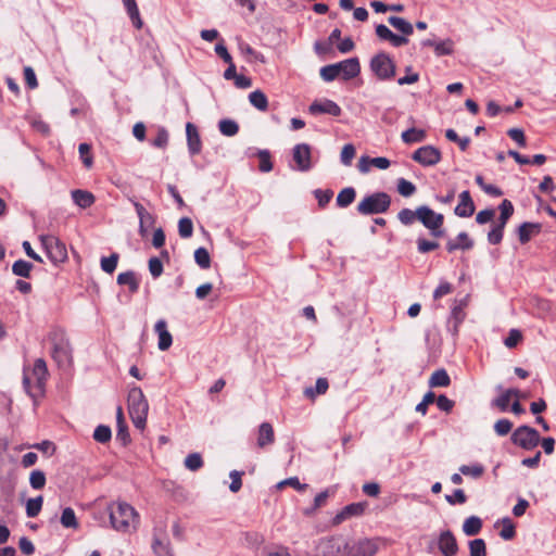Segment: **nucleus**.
Here are the masks:
<instances>
[{
  "label": "nucleus",
  "instance_id": "1",
  "mask_svg": "<svg viewBox=\"0 0 556 556\" xmlns=\"http://www.w3.org/2000/svg\"><path fill=\"white\" fill-rule=\"evenodd\" d=\"M397 219L404 226H410L418 220L434 238H441L445 235L443 214L434 212L427 205H420L416 210L402 208L397 213Z\"/></svg>",
  "mask_w": 556,
  "mask_h": 556
},
{
  "label": "nucleus",
  "instance_id": "2",
  "mask_svg": "<svg viewBox=\"0 0 556 556\" xmlns=\"http://www.w3.org/2000/svg\"><path fill=\"white\" fill-rule=\"evenodd\" d=\"M112 527L121 532L136 528L139 516L135 508L125 502H115L108 507Z\"/></svg>",
  "mask_w": 556,
  "mask_h": 556
},
{
  "label": "nucleus",
  "instance_id": "3",
  "mask_svg": "<svg viewBox=\"0 0 556 556\" xmlns=\"http://www.w3.org/2000/svg\"><path fill=\"white\" fill-rule=\"evenodd\" d=\"M48 368L43 358H37L30 371L24 369L23 387L29 396L37 399L45 393Z\"/></svg>",
  "mask_w": 556,
  "mask_h": 556
},
{
  "label": "nucleus",
  "instance_id": "4",
  "mask_svg": "<svg viewBox=\"0 0 556 556\" xmlns=\"http://www.w3.org/2000/svg\"><path fill=\"white\" fill-rule=\"evenodd\" d=\"M128 410L134 426L143 429L149 412L148 401L139 387H134L128 392Z\"/></svg>",
  "mask_w": 556,
  "mask_h": 556
},
{
  "label": "nucleus",
  "instance_id": "5",
  "mask_svg": "<svg viewBox=\"0 0 556 556\" xmlns=\"http://www.w3.org/2000/svg\"><path fill=\"white\" fill-rule=\"evenodd\" d=\"M52 341V358L60 367H67L72 363V348L63 330H55L50 334Z\"/></svg>",
  "mask_w": 556,
  "mask_h": 556
},
{
  "label": "nucleus",
  "instance_id": "6",
  "mask_svg": "<svg viewBox=\"0 0 556 556\" xmlns=\"http://www.w3.org/2000/svg\"><path fill=\"white\" fill-rule=\"evenodd\" d=\"M391 204V198L386 192H376L365 197L357 204V212L362 215L386 213Z\"/></svg>",
  "mask_w": 556,
  "mask_h": 556
},
{
  "label": "nucleus",
  "instance_id": "7",
  "mask_svg": "<svg viewBox=\"0 0 556 556\" xmlns=\"http://www.w3.org/2000/svg\"><path fill=\"white\" fill-rule=\"evenodd\" d=\"M369 67L379 80H391L396 74V65L386 52H379L374 55L370 60Z\"/></svg>",
  "mask_w": 556,
  "mask_h": 556
},
{
  "label": "nucleus",
  "instance_id": "8",
  "mask_svg": "<svg viewBox=\"0 0 556 556\" xmlns=\"http://www.w3.org/2000/svg\"><path fill=\"white\" fill-rule=\"evenodd\" d=\"M510 440L515 445H518L526 451H530L539 445L540 434L534 428L523 425L515 429L511 433Z\"/></svg>",
  "mask_w": 556,
  "mask_h": 556
},
{
  "label": "nucleus",
  "instance_id": "9",
  "mask_svg": "<svg viewBox=\"0 0 556 556\" xmlns=\"http://www.w3.org/2000/svg\"><path fill=\"white\" fill-rule=\"evenodd\" d=\"M40 240L48 257L52 263H63L67 260L66 247L58 237L53 235H47L41 236Z\"/></svg>",
  "mask_w": 556,
  "mask_h": 556
},
{
  "label": "nucleus",
  "instance_id": "10",
  "mask_svg": "<svg viewBox=\"0 0 556 556\" xmlns=\"http://www.w3.org/2000/svg\"><path fill=\"white\" fill-rule=\"evenodd\" d=\"M413 160L422 166H433L441 161V152L432 146H424L413 153Z\"/></svg>",
  "mask_w": 556,
  "mask_h": 556
},
{
  "label": "nucleus",
  "instance_id": "11",
  "mask_svg": "<svg viewBox=\"0 0 556 556\" xmlns=\"http://www.w3.org/2000/svg\"><path fill=\"white\" fill-rule=\"evenodd\" d=\"M438 548L442 556H455L458 553V544L451 530H443L438 538Z\"/></svg>",
  "mask_w": 556,
  "mask_h": 556
},
{
  "label": "nucleus",
  "instance_id": "12",
  "mask_svg": "<svg viewBox=\"0 0 556 556\" xmlns=\"http://www.w3.org/2000/svg\"><path fill=\"white\" fill-rule=\"evenodd\" d=\"M350 556H374L378 551V544L372 539H361L350 543Z\"/></svg>",
  "mask_w": 556,
  "mask_h": 556
},
{
  "label": "nucleus",
  "instance_id": "13",
  "mask_svg": "<svg viewBox=\"0 0 556 556\" xmlns=\"http://www.w3.org/2000/svg\"><path fill=\"white\" fill-rule=\"evenodd\" d=\"M293 160L296 163V169L307 172L312 168L311 147L307 143H299L293 148Z\"/></svg>",
  "mask_w": 556,
  "mask_h": 556
},
{
  "label": "nucleus",
  "instance_id": "14",
  "mask_svg": "<svg viewBox=\"0 0 556 556\" xmlns=\"http://www.w3.org/2000/svg\"><path fill=\"white\" fill-rule=\"evenodd\" d=\"M308 112L313 115L329 114L331 116H340L342 110L334 101L325 99L321 101H314L308 106Z\"/></svg>",
  "mask_w": 556,
  "mask_h": 556
},
{
  "label": "nucleus",
  "instance_id": "15",
  "mask_svg": "<svg viewBox=\"0 0 556 556\" xmlns=\"http://www.w3.org/2000/svg\"><path fill=\"white\" fill-rule=\"evenodd\" d=\"M337 64L339 75L343 80L353 79L361 73V64L357 58H350Z\"/></svg>",
  "mask_w": 556,
  "mask_h": 556
},
{
  "label": "nucleus",
  "instance_id": "16",
  "mask_svg": "<svg viewBox=\"0 0 556 556\" xmlns=\"http://www.w3.org/2000/svg\"><path fill=\"white\" fill-rule=\"evenodd\" d=\"M365 503H352L343 507L332 519V523L338 526L343 521L352 518L362 516L365 510Z\"/></svg>",
  "mask_w": 556,
  "mask_h": 556
},
{
  "label": "nucleus",
  "instance_id": "17",
  "mask_svg": "<svg viewBox=\"0 0 556 556\" xmlns=\"http://www.w3.org/2000/svg\"><path fill=\"white\" fill-rule=\"evenodd\" d=\"M454 212L459 217H470L475 213V203L468 190L459 194V202Z\"/></svg>",
  "mask_w": 556,
  "mask_h": 556
},
{
  "label": "nucleus",
  "instance_id": "18",
  "mask_svg": "<svg viewBox=\"0 0 556 556\" xmlns=\"http://www.w3.org/2000/svg\"><path fill=\"white\" fill-rule=\"evenodd\" d=\"M154 331L159 336L157 348L161 351H166L170 348L173 343V338L169 331L167 330V324L164 319H160L156 321L154 326Z\"/></svg>",
  "mask_w": 556,
  "mask_h": 556
},
{
  "label": "nucleus",
  "instance_id": "19",
  "mask_svg": "<svg viewBox=\"0 0 556 556\" xmlns=\"http://www.w3.org/2000/svg\"><path fill=\"white\" fill-rule=\"evenodd\" d=\"M188 149L191 155L199 154L202 148L201 139L197 127L188 123L186 126Z\"/></svg>",
  "mask_w": 556,
  "mask_h": 556
},
{
  "label": "nucleus",
  "instance_id": "20",
  "mask_svg": "<svg viewBox=\"0 0 556 556\" xmlns=\"http://www.w3.org/2000/svg\"><path fill=\"white\" fill-rule=\"evenodd\" d=\"M473 247V241L469 238L467 232H459L456 239H450L446 242V250L452 253L456 250H470Z\"/></svg>",
  "mask_w": 556,
  "mask_h": 556
},
{
  "label": "nucleus",
  "instance_id": "21",
  "mask_svg": "<svg viewBox=\"0 0 556 556\" xmlns=\"http://www.w3.org/2000/svg\"><path fill=\"white\" fill-rule=\"evenodd\" d=\"M71 195L74 203L80 208H88L96 202L94 195L87 190L75 189L71 192Z\"/></svg>",
  "mask_w": 556,
  "mask_h": 556
},
{
  "label": "nucleus",
  "instance_id": "22",
  "mask_svg": "<svg viewBox=\"0 0 556 556\" xmlns=\"http://www.w3.org/2000/svg\"><path fill=\"white\" fill-rule=\"evenodd\" d=\"M275 441V433L273 426L269 422L261 424L257 434V446L264 448L265 446L273 444Z\"/></svg>",
  "mask_w": 556,
  "mask_h": 556
},
{
  "label": "nucleus",
  "instance_id": "23",
  "mask_svg": "<svg viewBox=\"0 0 556 556\" xmlns=\"http://www.w3.org/2000/svg\"><path fill=\"white\" fill-rule=\"evenodd\" d=\"M541 225L536 223H523L518 228L519 241L523 244L527 243L533 235L539 233Z\"/></svg>",
  "mask_w": 556,
  "mask_h": 556
},
{
  "label": "nucleus",
  "instance_id": "24",
  "mask_svg": "<svg viewBox=\"0 0 556 556\" xmlns=\"http://www.w3.org/2000/svg\"><path fill=\"white\" fill-rule=\"evenodd\" d=\"M338 536L327 538L319 541L317 556H336Z\"/></svg>",
  "mask_w": 556,
  "mask_h": 556
},
{
  "label": "nucleus",
  "instance_id": "25",
  "mask_svg": "<svg viewBox=\"0 0 556 556\" xmlns=\"http://www.w3.org/2000/svg\"><path fill=\"white\" fill-rule=\"evenodd\" d=\"M117 283L121 286H128L131 293H136L139 289V281L132 270L121 273L117 276Z\"/></svg>",
  "mask_w": 556,
  "mask_h": 556
},
{
  "label": "nucleus",
  "instance_id": "26",
  "mask_svg": "<svg viewBox=\"0 0 556 556\" xmlns=\"http://www.w3.org/2000/svg\"><path fill=\"white\" fill-rule=\"evenodd\" d=\"M482 529V520L477 516H470L463 523V531L468 536L477 535Z\"/></svg>",
  "mask_w": 556,
  "mask_h": 556
},
{
  "label": "nucleus",
  "instance_id": "27",
  "mask_svg": "<svg viewBox=\"0 0 556 556\" xmlns=\"http://www.w3.org/2000/svg\"><path fill=\"white\" fill-rule=\"evenodd\" d=\"M427 137V134L424 129H417V128H409L402 132L401 138L402 140L407 143H417L422 142Z\"/></svg>",
  "mask_w": 556,
  "mask_h": 556
},
{
  "label": "nucleus",
  "instance_id": "28",
  "mask_svg": "<svg viewBox=\"0 0 556 556\" xmlns=\"http://www.w3.org/2000/svg\"><path fill=\"white\" fill-rule=\"evenodd\" d=\"M450 384L451 379L445 369H438L430 376L429 387L431 388L448 387Z\"/></svg>",
  "mask_w": 556,
  "mask_h": 556
},
{
  "label": "nucleus",
  "instance_id": "29",
  "mask_svg": "<svg viewBox=\"0 0 556 556\" xmlns=\"http://www.w3.org/2000/svg\"><path fill=\"white\" fill-rule=\"evenodd\" d=\"M123 3L126 8V11L137 29L142 27V20L140 18V13L136 3V0H123Z\"/></svg>",
  "mask_w": 556,
  "mask_h": 556
},
{
  "label": "nucleus",
  "instance_id": "30",
  "mask_svg": "<svg viewBox=\"0 0 556 556\" xmlns=\"http://www.w3.org/2000/svg\"><path fill=\"white\" fill-rule=\"evenodd\" d=\"M250 103L258 111L265 112L268 108V100L266 94L261 90L252 91L249 94Z\"/></svg>",
  "mask_w": 556,
  "mask_h": 556
},
{
  "label": "nucleus",
  "instance_id": "31",
  "mask_svg": "<svg viewBox=\"0 0 556 556\" xmlns=\"http://www.w3.org/2000/svg\"><path fill=\"white\" fill-rule=\"evenodd\" d=\"M356 192L353 187L342 189L337 195V205L339 207H348L355 200Z\"/></svg>",
  "mask_w": 556,
  "mask_h": 556
},
{
  "label": "nucleus",
  "instance_id": "32",
  "mask_svg": "<svg viewBox=\"0 0 556 556\" xmlns=\"http://www.w3.org/2000/svg\"><path fill=\"white\" fill-rule=\"evenodd\" d=\"M388 22L391 26H393L395 29H397L399 31L406 36L412 35L414 31L413 25L403 17L390 16L388 18Z\"/></svg>",
  "mask_w": 556,
  "mask_h": 556
},
{
  "label": "nucleus",
  "instance_id": "33",
  "mask_svg": "<svg viewBox=\"0 0 556 556\" xmlns=\"http://www.w3.org/2000/svg\"><path fill=\"white\" fill-rule=\"evenodd\" d=\"M328 388V380L326 378H318L315 388H306L304 390V395L311 400H314L316 395L326 393Z\"/></svg>",
  "mask_w": 556,
  "mask_h": 556
},
{
  "label": "nucleus",
  "instance_id": "34",
  "mask_svg": "<svg viewBox=\"0 0 556 556\" xmlns=\"http://www.w3.org/2000/svg\"><path fill=\"white\" fill-rule=\"evenodd\" d=\"M61 525L67 529H77L78 521L75 515V511L71 507H66L63 509L61 515Z\"/></svg>",
  "mask_w": 556,
  "mask_h": 556
},
{
  "label": "nucleus",
  "instance_id": "35",
  "mask_svg": "<svg viewBox=\"0 0 556 556\" xmlns=\"http://www.w3.org/2000/svg\"><path fill=\"white\" fill-rule=\"evenodd\" d=\"M31 269L33 264L24 260H17L12 265V273L18 277L28 278Z\"/></svg>",
  "mask_w": 556,
  "mask_h": 556
},
{
  "label": "nucleus",
  "instance_id": "36",
  "mask_svg": "<svg viewBox=\"0 0 556 556\" xmlns=\"http://www.w3.org/2000/svg\"><path fill=\"white\" fill-rule=\"evenodd\" d=\"M152 548L156 556H174L167 540L154 538Z\"/></svg>",
  "mask_w": 556,
  "mask_h": 556
},
{
  "label": "nucleus",
  "instance_id": "37",
  "mask_svg": "<svg viewBox=\"0 0 556 556\" xmlns=\"http://www.w3.org/2000/svg\"><path fill=\"white\" fill-rule=\"evenodd\" d=\"M498 208L501 211V215L498 218V225H502V227H505L508 219L514 214V206L509 200L505 199L502 201Z\"/></svg>",
  "mask_w": 556,
  "mask_h": 556
},
{
  "label": "nucleus",
  "instance_id": "38",
  "mask_svg": "<svg viewBox=\"0 0 556 556\" xmlns=\"http://www.w3.org/2000/svg\"><path fill=\"white\" fill-rule=\"evenodd\" d=\"M42 503H43V497L41 495H39L35 498H29L26 503L27 517H29V518L37 517L41 510Z\"/></svg>",
  "mask_w": 556,
  "mask_h": 556
},
{
  "label": "nucleus",
  "instance_id": "39",
  "mask_svg": "<svg viewBox=\"0 0 556 556\" xmlns=\"http://www.w3.org/2000/svg\"><path fill=\"white\" fill-rule=\"evenodd\" d=\"M465 305H466V302L460 301L457 305H455L452 308L451 319L454 321V328H453L454 332H457L458 326L463 323V320L465 318V312H464Z\"/></svg>",
  "mask_w": 556,
  "mask_h": 556
},
{
  "label": "nucleus",
  "instance_id": "40",
  "mask_svg": "<svg viewBox=\"0 0 556 556\" xmlns=\"http://www.w3.org/2000/svg\"><path fill=\"white\" fill-rule=\"evenodd\" d=\"M219 131L227 137H232L238 134L239 126L238 124L232 119H222L218 123Z\"/></svg>",
  "mask_w": 556,
  "mask_h": 556
},
{
  "label": "nucleus",
  "instance_id": "41",
  "mask_svg": "<svg viewBox=\"0 0 556 556\" xmlns=\"http://www.w3.org/2000/svg\"><path fill=\"white\" fill-rule=\"evenodd\" d=\"M502 522V530L500 531V536L503 540H513L516 535L515 525L513 523L511 519L506 517L501 520Z\"/></svg>",
  "mask_w": 556,
  "mask_h": 556
},
{
  "label": "nucleus",
  "instance_id": "42",
  "mask_svg": "<svg viewBox=\"0 0 556 556\" xmlns=\"http://www.w3.org/2000/svg\"><path fill=\"white\" fill-rule=\"evenodd\" d=\"M470 556H486V545L483 539H475L469 541Z\"/></svg>",
  "mask_w": 556,
  "mask_h": 556
},
{
  "label": "nucleus",
  "instance_id": "43",
  "mask_svg": "<svg viewBox=\"0 0 556 556\" xmlns=\"http://www.w3.org/2000/svg\"><path fill=\"white\" fill-rule=\"evenodd\" d=\"M513 392V389L504 391L500 396L492 401V405L497 407L501 412H506L508 409Z\"/></svg>",
  "mask_w": 556,
  "mask_h": 556
},
{
  "label": "nucleus",
  "instance_id": "44",
  "mask_svg": "<svg viewBox=\"0 0 556 556\" xmlns=\"http://www.w3.org/2000/svg\"><path fill=\"white\" fill-rule=\"evenodd\" d=\"M80 160L86 168H91L93 165V157L91 154V146L88 143H80L78 147Z\"/></svg>",
  "mask_w": 556,
  "mask_h": 556
},
{
  "label": "nucleus",
  "instance_id": "45",
  "mask_svg": "<svg viewBox=\"0 0 556 556\" xmlns=\"http://www.w3.org/2000/svg\"><path fill=\"white\" fill-rule=\"evenodd\" d=\"M194 260L195 263L203 269H206L211 266V257L205 248H198L194 251Z\"/></svg>",
  "mask_w": 556,
  "mask_h": 556
},
{
  "label": "nucleus",
  "instance_id": "46",
  "mask_svg": "<svg viewBox=\"0 0 556 556\" xmlns=\"http://www.w3.org/2000/svg\"><path fill=\"white\" fill-rule=\"evenodd\" d=\"M112 431L110 427L99 425L93 431V439L99 443H106L111 440Z\"/></svg>",
  "mask_w": 556,
  "mask_h": 556
},
{
  "label": "nucleus",
  "instance_id": "47",
  "mask_svg": "<svg viewBox=\"0 0 556 556\" xmlns=\"http://www.w3.org/2000/svg\"><path fill=\"white\" fill-rule=\"evenodd\" d=\"M119 255L117 253H112L109 257L101 258V269L104 273L112 274L117 266Z\"/></svg>",
  "mask_w": 556,
  "mask_h": 556
},
{
  "label": "nucleus",
  "instance_id": "48",
  "mask_svg": "<svg viewBox=\"0 0 556 556\" xmlns=\"http://www.w3.org/2000/svg\"><path fill=\"white\" fill-rule=\"evenodd\" d=\"M134 207L136 210V213L139 217V223L140 224H148V225H152L154 223V217L152 214H150L146 208L144 206L139 203V202H134Z\"/></svg>",
  "mask_w": 556,
  "mask_h": 556
},
{
  "label": "nucleus",
  "instance_id": "49",
  "mask_svg": "<svg viewBox=\"0 0 556 556\" xmlns=\"http://www.w3.org/2000/svg\"><path fill=\"white\" fill-rule=\"evenodd\" d=\"M178 232L181 238H190L193 232V224L189 217H182L178 222Z\"/></svg>",
  "mask_w": 556,
  "mask_h": 556
},
{
  "label": "nucleus",
  "instance_id": "50",
  "mask_svg": "<svg viewBox=\"0 0 556 556\" xmlns=\"http://www.w3.org/2000/svg\"><path fill=\"white\" fill-rule=\"evenodd\" d=\"M397 191L401 195L408 198L416 192V186L405 178H400L397 180Z\"/></svg>",
  "mask_w": 556,
  "mask_h": 556
},
{
  "label": "nucleus",
  "instance_id": "51",
  "mask_svg": "<svg viewBox=\"0 0 556 556\" xmlns=\"http://www.w3.org/2000/svg\"><path fill=\"white\" fill-rule=\"evenodd\" d=\"M29 483L33 489L41 490L46 484V475L41 470H33L29 476Z\"/></svg>",
  "mask_w": 556,
  "mask_h": 556
},
{
  "label": "nucleus",
  "instance_id": "52",
  "mask_svg": "<svg viewBox=\"0 0 556 556\" xmlns=\"http://www.w3.org/2000/svg\"><path fill=\"white\" fill-rule=\"evenodd\" d=\"M320 77L325 81H332L336 78L340 77L339 72H338V64L334 63V64H329V65L323 66L320 68Z\"/></svg>",
  "mask_w": 556,
  "mask_h": 556
},
{
  "label": "nucleus",
  "instance_id": "53",
  "mask_svg": "<svg viewBox=\"0 0 556 556\" xmlns=\"http://www.w3.org/2000/svg\"><path fill=\"white\" fill-rule=\"evenodd\" d=\"M185 466L191 470L195 471L203 466L202 457L199 453H191L185 458Z\"/></svg>",
  "mask_w": 556,
  "mask_h": 556
},
{
  "label": "nucleus",
  "instance_id": "54",
  "mask_svg": "<svg viewBox=\"0 0 556 556\" xmlns=\"http://www.w3.org/2000/svg\"><path fill=\"white\" fill-rule=\"evenodd\" d=\"M260 159V170L263 173H268L273 169V162L270 160V153L267 150H261L257 153Z\"/></svg>",
  "mask_w": 556,
  "mask_h": 556
},
{
  "label": "nucleus",
  "instance_id": "55",
  "mask_svg": "<svg viewBox=\"0 0 556 556\" xmlns=\"http://www.w3.org/2000/svg\"><path fill=\"white\" fill-rule=\"evenodd\" d=\"M454 42L451 39L437 42L434 52L438 56L450 55L453 53Z\"/></svg>",
  "mask_w": 556,
  "mask_h": 556
},
{
  "label": "nucleus",
  "instance_id": "56",
  "mask_svg": "<svg viewBox=\"0 0 556 556\" xmlns=\"http://www.w3.org/2000/svg\"><path fill=\"white\" fill-rule=\"evenodd\" d=\"M355 147L351 143L345 144L342 148L340 160L343 165L349 166L352 163V160L355 156Z\"/></svg>",
  "mask_w": 556,
  "mask_h": 556
},
{
  "label": "nucleus",
  "instance_id": "57",
  "mask_svg": "<svg viewBox=\"0 0 556 556\" xmlns=\"http://www.w3.org/2000/svg\"><path fill=\"white\" fill-rule=\"evenodd\" d=\"M329 496H330L329 490H325V491L320 492L319 494H317L314 498L313 507L311 509H306L305 514L309 515V514L314 513L316 509L323 507L326 504Z\"/></svg>",
  "mask_w": 556,
  "mask_h": 556
},
{
  "label": "nucleus",
  "instance_id": "58",
  "mask_svg": "<svg viewBox=\"0 0 556 556\" xmlns=\"http://www.w3.org/2000/svg\"><path fill=\"white\" fill-rule=\"evenodd\" d=\"M459 471L465 476L480 478L484 471V468L481 465H472V466L463 465V466H460Z\"/></svg>",
  "mask_w": 556,
  "mask_h": 556
},
{
  "label": "nucleus",
  "instance_id": "59",
  "mask_svg": "<svg viewBox=\"0 0 556 556\" xmlns=\"http://www.w3.org/2000/svg\"><path fill=\"white\" fill-rule=\"evenodd\" d=\"M434 401H435V394L432 391L427 392L424 395L422 401L419 404H417V406L415 408L416 412L420 413L422 415H426L428 405L434 403Z\"/></svg>",
  "mask_w": 556,
  "mask_h": 556
},
{
  "label": "nucleus",
  "instance_id": "60",
  "mask_svg": "<svg viewBox=\"0 0 556 556\" xmlns=\"http://www.w3.org/2000/svg\"><path fill=\"white\" fill-rule=\"evenodd\" d=\"M504 228L502 225H495L488 233V241L491 244H498L503 239Z\"/></svg>",
  "mask_w": 556,
  "mask_h": 556
},
{
  "label": "nucleus",
  "instance_id": "61",
  "mask_svg": "<svg viewBox=\"0 0 556 556\" xmlns=\"http://www.w3.org/2000/svg\"><path fill=\"white\" fill-rule=\"evenodd\" d=\"M439 248V243L437 241H430L424 238L417 239V249L420 253H428Z\"/></svg>",
  "mask_w": 556,
  "mask_h": 556
},
{
  "label": "nucleus",
  "instance_id": "62",
  "mask_svg": "<svg viewBox=\"0 0 556 556\" xmlns=\"http://www.w3.org/2000/svg\"><path fill=\"white\" fill-rule=\"evenodd\" d=\"M314 194L318 201L319 206L325 207L330 202V200L333 195V192L329 189H327V190L316 189L314 191Z\"/></svg>",
  "mask_w": 556,
  "mask_h": 556
},
{
  "label": "nucleus",
  "instance_id": "63",
  "mask_svg": "<svg viewBox=\"0 0 556 556\" xmlns=\"http://www.w3.org/2000/svg\"><path fill=\"white\" fill-rule=\"evenodd\" d=\"M513 422L508 419H500L494 425V430L498 435H506L510 432Z\"/></svg>",
  "mask_w": 556,
  "mask_h": 556
},
{
  "label": "nucleus",
  "instance_id": "64",
  "mask_svg": "<svg viewBox=\"0 0 556 556\" xmlns=\"http://www.w3.org/2000/svg\"><path fill=\"white\" fill-rule=\"evenodd\" d=\"M149 271L153 278H159L163 274V264L159 257L149 260Z\"/></svg>",
  "mask_w": 556,
  "mask_h": 556
}]
</instances>
